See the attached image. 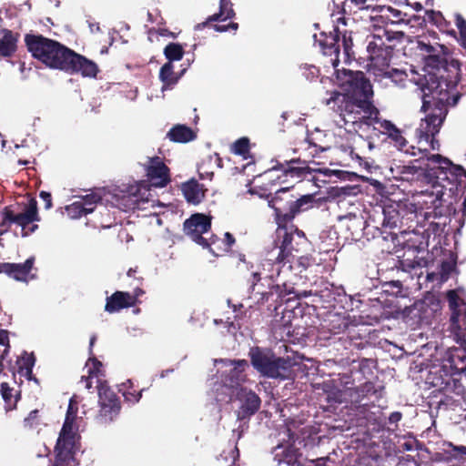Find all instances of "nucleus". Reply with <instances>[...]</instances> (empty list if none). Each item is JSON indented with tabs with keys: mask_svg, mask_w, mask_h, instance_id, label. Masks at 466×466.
Here are the masks:
<instances>
[{
	"mask_svg": "<svg viewBox=\"0 0 466 466\" xmlns=\"http://www.w3.org/2000/svg\"><path fill=\"white\" fill-rule=\"evenodd\" d=\"M335 78L340 91H327L321 102L339 116V127L357 131L363 126H374L380 111L373 103L372 85L365 73L336 69Z\"/></svg>",
	"mask_w": 466,
	"mask_h": 466,
	"instance_id": "1",
	"label": "nucleus"
},
{
	"mask_svg": "<svg viewBox=\"0 0 466 466\" xmlns=\"http://www.w3.org/2000/svg\"><path fill=\"white\" fill-rule=\"evenodd\" d=\"M271 162L274 163L273 166L261 176V178L267 183L263 182L261 186L254 187L250 191L252 194H258L260 198L268 199V207L274 210V220L282 229L288 224L292 223L299 214L313 208L314 195L307 194L299 198L291 192L292 187H285L277 189L274 196L271 197V190L264 186L275 185V181L284 183L289 178L304 179L313 172L322 171L310 167L308 161L299 157L283 161L275 159Z\"/></svg>",
	"mask_w": 466,
	"mask_h": 466,
	"instance_id": "2",
	"label": "nucleus"
},
{
	"mask_svg": "<svg viewBox=\"0 0 466 466\" xmlns=\"http://www.w3.org/2000/svg\"><path fill=\"white\" fill-rule=\"evenodd\" d=\"M417 47L421 52L424 61L425 74L414 80L421 92L422 108H427L432 99H451V104L456 106L461 97V94L456 91L461 80L460 61H448L450 52L444 45H431L419 40Z\"/></svg>",
	"mask_w": 466,
	"mask_h": 466,
	"instance_id": "3",
	"label": "nucleus"
},
{
	"mask_svg": "<svg viewBox=\"0 0 466 466\" xmlns=\"http://www.w3.org/2000/svg\"><path fill=\"white\" fill-rule=\"evenodd\" d=\"M433 387L442 393L437 402V412L459 424L466 420V390L461 381L448 374L434 377Z\"/></svg>",
	"mask_w": 466,
	"mask_h": 466,
	"instance_id": "4",
	"label": "nucleus"
},
{
	"mask_svg": "<svg viewBox=\"0 0 466 466\" xmlns=\"http://www.w3.org/2000/svg\"><path fill=\"white\" fill-rule=\"evenodd\" d=\"M25 44L32 56L46 66L65 70L72 50L60 43L42 35L25 36Z\"/></svg>",
	"mask_w": 466,
	"mask_h": 466,
	"instance_id": "5",
	"label": "nucleus"
},
{
	"mask_svg": "<svg viewBox=\"0 0 466 466\" xmlns=\"http://www.w3.org/2000/svg\"><path fill=\"white\" fill-rule=\"evenodd\" d=\"M277 239L280 241L279 246H276L273 250L268 252V261H272L278 266L277 272L279 274V265L290 263L293 258L292 252H299L307 245L308 239L305 233L293 223L288 224L285 228L280 229L277 227Z\"/></svg>",
	"mask_w": 466,
	"mask_h": 466,
	"instance_id": "6",
	"label": "nucleus"
},
{
	"mask_svg": "<svg viewBox=\"0 0 466 466\" xmlns=\"http://www.w3.org/2000/svg\"><path fill=\"white\" fill-rule=\"evenodd\" d=\"M451 102V99H449V101L432 99L427 108L423 109L421 107V111L425 113L430 111V113L421 120L420 126L417 129L418 147H423L422 144L425 143L431 150L440 149V142L435 137L439 134L446 118L448 106H453Z\"/></svg>",
	"mask_w": 466,
	"mask_h": 466,
	"instance_id": "7",
	"label": "nucleus"
},
{
	"mask_svg": "<svg viewBox=\"0 0 466 466\" xmlns=\"http://www.w3.org/2000/svg\"><path fill=\"white\" fill-rule=\"evenodd\" d=\"M261 279L262 278L258 272H253L248 279V282L250 283L248 290L250 293H255L260 296L257 300V302L260 304H264L268 302L269 299H272L277 306L281 305L283 302H289L292 299H301L313 295L312 290H299L290 284H270L272 277L265 279L268 281V289L264 290L260 288L264 286L263 284H260Z\"/></svg>",
	"mask_w": 466,
	"mask_h": 466,
	"instance_id": "8",
	"label": "nucleus"
},
{
	"mask_svg": "<svg viewBox=\"0 0 466 466\" xmlns=\"http://www.w3.org/2000/svg\"><path fill=\"white\" fill-rule=\"evenodd\" d=\"M376 26L378 28L368 43L367 51L370 66L380 72L388 69L391 62L394 48L390 43L393 40H401L404 33L390 28H380L379 25Z\"/></svg>",
	"mask_w": 466,
	"mask_h": 466,
	"instance_id": "9",
	"label": "nucleus"
},
{
	"mask_svg": "<svg viewBox=\"0 0 466 466\" xmlns=\"http://www.w3.org/2000/svg\"><path fill=\"white\" fill-rule=\"evenodd\" d=\"M346 26L347 19L344 16L339 17L337 19V24L333 26V30L329 32V35L321 33L320 37L316 39L325 56H334V57L330 58V63L334 67H336L339 63V54L340 43L347 57H350L353 54L352 31L348 30Z\"/></svg>",
	"mask_w": 466,
	"mask_h": 466,
	"instance_id": "10",
	"label": "nucleus"
},
{
	"mask_svg": "<svg viewBox=\"0 0 466 466\" xmlns=\"http://www.w3.org/2000/svg\"><path fill=\"white\" fill-rule=\"evenodd\" d=\"M410 152L412 156H420V158H425L426 162L423 165L426 185H430L432 189L431 194L436 195L437 199H441L444 195V189L446 188L445 184H441L442 179L447 178L445 172L451 165V161L440 155V154H430L428 147H417L418 152H415V147H411Z\"/></svg>",
	"mask_w": 466,
	"mask_h": 466,
	"instance_id": "11",
	"label": "nucleus"
},
{
	"mask_svg": "<svg viewBox=\"0 0 466 466\" xmlns=\"http://www.w3.org/2000/svg\"><path fill=\"white\" fill-rule=\"evenodd\" d=\"M77 407L75 397L69 400L65 422L56 445V461L54 466H72L73 450L76 442V429L74 425Z\"/></svg>",
	"mask_w": 466,
	"mask_h": 466,
	"instance_id": "12",
	"label": "nucleus"
},
{
	"mask_svg": "<svg viewBox=\"0 0 466 466\" xmlns=\"http://www.w3.org/2000/svg\"><path fill=\"white\" fill-rule=\"evenodd\" d=\"M116 206L125 211L144 209L145 205L154 203V195L147 181L136 182L132 185H124L119 195H116Z\"/></svg>",
	"mask_w": 466,
	"mask_h": 466,
	"instance_id": "13",
	"label": "nucleus"
},
{
	"mask_svg": "<svg viewBox=\"0 0 466 466\" xmlns=\"http://www.w3.org/2000/svg\"><path fill=\"white\" fill-rule=\"evenodd\" d=\"M450 317V329L456 342L462 348L466 347V302L460 297L456 289L446 293Z\"/></svg>",
	"mask_w": 466,
	"mask_h": 466,
	"instance_id": "14",
	"label": "nucleus"
},
{
	"mask_svg": "<svg viewBox=\"0 0 466 466\" xmlns=\"http://www.w3.org/2000/svg\"><path fill=\"white\" fill-rule=\"evenodd\" d=\"M185 236L198 246L211 232V217L203 213L191 215L183 224Z\"/></svg>",
	"mask_w": 466,
	"mask_h": 466,
	"instance_id": "15",
	"label": "nucleus"
},
{
	"mask_svg": "<svg viewBox=\"0 0 466 466\" xmlns=\"http://www.w3.org/2000/svg\"><path fill=\"white\" fill-rule=\"evenodd\" d=\"M236 399L240 401V406L236 411L238 420H249L258 412L261 406L259 396L251 390L240 387L236 393Z\"/></svg>",
	"mask_w": 466,
	"mask_h": 466,
	"instance_id": "16",
	"label": "nucleus"
},
{
	"mask_svg": "<svg viewBox=\"0 0 466 466\" xmlns=\"http://www.w3.org/2000/svg\"><path fill=\"white\" fill-rule=\"evenodd\" d=\"M5 219L21 227L23 237L28 236L37 228V225L33 224L35 221L39 220L36 202L34 200L30 201L25 209L18 214H14L11 211L7 212Z\"/></svg>",
	"mask_w": 466,
	"mask_h": 466,
	"instance_id": "17",
	"label": "nucleus"
},
{
	"mask_svg": "<svg viewBox=\"0 0 466 466\" xmlns=\"http://www.w3.org/2000/svg\"><path fill=\"white\" fill-rule=\"evenodd\" d=\"M295 365L296 361L292 358L275 355L260 375L269 379L289 380L293 376Z\"/></svg>",
	"mask_w": 466,
	"mask_h": 466,
	"instance_id": "18",
	"label": "nucleus"
},
{
	"mask_svg": "<svg viewBox=\"0 0 466 466\" xmlns=\"http://www.w3.org/2000/svg\"><path fill=\"white\" fill-rule=\"evenodd\" d=\"M218 361L226 366H232L229 371L222 376L223 384L228 388L238 390L242 387V383L247 380L245 370L248 367V360L221 359Z\"/></svg>",
	"mask_w": 466,
	"mask_h": 466,
	"instance_id": "19",
	"label": "nucleus"
},
{
	"mask_svg": "<svg viewBox=\"0 0 466 466\" xmlns=\"http://www.w3.org/2000/svg\"><path fill=\"white\" fill-rule=\"evenodd\" d=\"M144 167L147 180L152 187H163L169 181V170L160 157H149Z\"/></svg>",
	"mask_w": 466,
	"mask_h": 466,
	"instance_id": "20",
	"label": "nucleus"
},
{
	"mask_svg": "<svg viewBox=\"0 0 466 466\" xmlns=\"http://www.w3.org/2000/svg\"><path fill=\"white\" fill-rule=\"evenodd\" d=\"M101 199L102 194L99 189L82 197L79 200L68 205L66 209L71 218H78L82 216L92 213Z\"/></svg>",
	"mask_w": 466,
	"mask_h": 466,
	"instance_id": "21",
	"label": "nucleus"
},
{
	"mask_svg": "<svg viewBox=\"0 0 466 466\" xmlns=\"http://www.w3.org/2000/svg\"><path fill=\"white\" fill-rule=\"evenodd\" d=\"M383 216L381 226L384 228L393 229L401 228L406 223L404 218L409 214L406 206L400 203H391L381 208Z\"/></svg>",
	"mask_w": 466,
	"mask_h": 466,
	"instance_id": "22",
	"label": "nucleus"
},
{
	"mask_svg": "<svg viewBox=\"0 0 466 466\" xmlns=\"http://www.w3.org/2000/svg\"><path fill=\"white\" fill-rule=\"evenodd\" d=\"M67 64L65 71L71 73H80L86 77H95L98 72L97 66L95 62L80 56L72 51L70 57H68Z\"/></svg>",
	"mask_w": 466,
	"mask_h": 466,
	"instance_id": "23",
	"label": "nucleus"
},
{
	"mask_svg": "<svg viewBox=\"0 0 466 466\" xmlns=\"http://www.w3.org/2000/svg\"><path fill=\"white\" fill-rule=\"evenodd\" d=\"M167 62L164 64L159 71V79L162 83L161 91L173 89L175 85V73L173 61L175 60V43H169L164 50Z\"/></svg>",
	"mask_w": 466,
	"mask_h": 466,
	"instance_id": "24",
	"label": "nucleus"
},
{
	"mask_svg": "<svg viewBox=\"0 0 466 466\" xmlns=\"http://www.w3.org/2000/svg\"><path fill=\"white\" fill-rule=\"evenodd\" d=\"M34 258H27L24 263H1L0 272H4L9 277L18 281H27L34 265Z\"/></svg>",
	"mask_w": 466,
	"mask_h": 466,
	"instance_id": "25",
	"label": "nucleus"
},
{
	"mask_svg": "<svg viewBox=\"0 0 466 466\" xmlns=\"http://www.w3.org/2000/svg\"><path fill=\"white\" fill-rule=\"evenodd\" d=\"M180 190L188 204L197 206L200 204L205 197L207 188L196 178H190L180 185Z\"/></svg>",
	"mask_w": 466,
	"mask_h": 466,
	"instance_id": "26",
	"label": "nucleus"
},
{
	"mask_svg": "<svg viewBox=\"0 0 466 466\" xmlns=\"http://www.w3.org/2000/svg\"><path fill=\"white\" fill-rule=\"evenodd\" d=\"M447 178L442 179L441 184L451 186L450 192L463 191L466 189V170L460 165H451L447 170Z\"/></svg>",
	"mask_w": 466,
	"mask_h": 466,
	"instance_id": "27",
	"label": "nucleus"
},
{
	"mask_svg": "<svg viewBox=\"0 0 466 466\" xmlns=\"http://www.w3.org/2000/svg\"><path fill=\"white\" fill-rule=\"evenodd\" d=\"M326 137V134L319 129L308 133L305 139L306 143L308 144L306 150L309 151V154L312 157H319L320 153L330 149V144Z\"/></svg>",
	"mask_w": 466,
	"mask_h": 466,
	"instance_id": "28",
	"label": "nucleus"
},
{
	"mask_svg": "<svg viewBox=\"0 0 466 466\" xmlns=\"http://www.w3.org/2000/svg\"><path fill=\"white\" fill-rule=\"evenodd\" d=\"M276 354L272 350L255 346L250 348L248 357L252 367L260 374Z\"/></svg>",
	"mask_w": 466,
	"mask_h": 466,
	"instance_id": "29",
	"label": "nucleus"
},
{
	"mask_svg": "<svg viewBox=\"0 0 466 466\" xmlns=\"http://www.w3.org/2000/svg\"><path fill=\"white\" fill-rule=\"evenodd\" d=\"M350 390V397L352 404H355L357 409H361V412L368 410L369 404L368 402L362 403V400L371 394H375L377 390L375 389V385L371 381H366L356 388H349Z\"/></svg>",
	"mask_w": 466,
	"mask_h": 466,
	"instance_id": "30",
	"label": "nucleus"
},
{
	"mask_svg": "<svg viewBox=\"0 0 466 466\" xmlns=\"http://www.w3.org/2000/svg\"><path fill=\"white\" fill-rule=\"evenodd\" d=\"M376 124L379 125V128L382 130L383 134L388 135L400 150L409 152L405 148L407 140L402 136L401 131L390 120H380V116H378V121L374 122V125Z\"/></svg>",
	"mask_w": 466,
	"mask_h": 466,
	"instance_id": "31",
	"label": "nucleus"
},
{
	"mask_svg": "<svg viewBox=\"0 0 466 466\" xmlns=\"http://www.w3.org/2000/svg\"><path fill=\"white\" fill-rule=\"evenodd\" d=\"M136 302V297L127 292L116 291L106 299L105 309L107 312H116L124 308L131 307Z\"/></svg>",
	"mask_w": 466,
	"mask_h": 466,
	"instance_id": "32",
	"label": "nucleus"
},
{
	"mask_svg": "<svg viewBox=\"0 0 466 466\" xmlns=\"http://www.w3.org/2000/svg\"><path fill=\"white\" fill-rule=\"evenodd\" d=\"M236 15V13L233 9V4L231 0H220L219 1V12L216 13L207 18L205 22L198 23L195 25L196 30H202L205 28L209 23L217 22V21H225L227 19H231Z\"/></svg>",
	"mask_w": 466,
	"mask_h": 466,
	"instance_id": "33",
	"label": "nucleus"
},
{
	"mask_svg": "<svg viewBox=\"0 0 466 466\" xmlns=\"http://www.w3.org/2000/svg\"><path fill=\"white\" fill-rule=\"evenodd\" d=\"M374 148V144L362 136H359L350 147V155L353 159H357L360 164L367 162L370 158L369 153Z\"/></svg>",
	"mask_w": 466,
	"mask_h": 466,
	"instance_id": "34",
	"label": "nucleus"
},
{
	"mask_svg": "<svg viewBox=\"0 0 466 466\" xmlns=\"http://www.w3.org/2000/svg\"><path fill=\"white\" fill-rule=\"evenodd\" d=\"M400 179L410 184L426 185V177L423 167L402 166L400 171Z\"/></svg>",
	"mask_w": 466,
	"mask_h": 466,
	"instance_id": "35",
	"label": "nucleus"
},
{
	"mask_svg": "<svg viewBox=\"0 0 466 466\" xmlns=\"http://www.w3.org/2000/svg\"><path fill=\"white\" fill-rule=\"evenodd\" d=\"M199 246L207 249L214 257H220L228 253L222 239L211 232L205 237Z\"/></svg>",
	"mask_w": 466,
	"mask_h": 466,
	"instance_id": "36",
	"label": "nucleus"
},
{
	"mask_svg": "<svg viewBox=\"0 0 466 466\" xmlns=\"http://www.w3.org/2000/svg\"><path fill=\"white\" fill-rule=\"evenodd\" d=\"M377 76H380L382 78L390 81L396 86L403 88L406 86V83L408 81V75L406 72L392 68L390 70L384 69L380 71V74H376Z\"/></svg>",
	"mask_w": 466,
	"mask_h": 466,
	"instance_id": "37",
	"label": "nucleus"
},
{
	"mask_svg": "<svg viewBox=\"0 0 466 466\" xmlns=\"http://www.w3.org/2000/svg\"><path fill=\"white\" fill-rule=\"evenodd\" d=\"M16 37L11 31H4V35L0 38V56H11L16 50Z\"/></svg>",
	"mask_w": 466,
	"mask_h": 466,
	"instance_id": "38",
	"label": "nucleus"
},
{
	"mask_svg": "<svg viewBox=\"0 0 466 466\" xmlns=\"http://www.w3.org/2000/svg\"><path fill=\"white\" fill-rule=\"evenodd\" d=\"M102 363L96 358H89L86 361V368L87 369L88 377L82 376L81 381L85 382L86 389L89 390L92 387L91 379L98 377L101 374Z\"/></svg>",
	"mask_w": 466,
	"mask_h": 466,
	"instance_id": "39",
	"label": "nucleus"
},
{
	"mask_svg": "<svg viewBox=\"0 0 466 466\" xmlns=\"http://www.w3.org/2000/svg\"><path fill=\"white\" fill-rule=\"evenodd\" d=\"M198 137V129H193L184 124H177V143H188Z\"/></svg>",
	"mask_w": 466,
	"mask_h": 466,
	"instance_id": "40",
	"label": "nucleus"
},
{
	"mask_svg": "<svg viewBox=\"0 0 466 466\" xmlns=\"http://www.w3.org/2000/svg\"><path fill=\"white\" fill-rule=\"evenodd\" d=\"M100 410L98 420L102 423L112 421L119 413L120 406H109L106 402L99 401Z\"/></svg>",
	"mask_w": 466,
	"mask_h": 466,
	"instance_id": "41",
	"label": "nucleus"
},
{
	"mask_svg": "<svg viewBox=\"0 0 466 466\" xmlns=\"http://www.w3.org/2000/svg\"><path fill=\"white\" fill-rule=\"evenodd\" d=\"M99 401L106 402L109 406H120V402L116 393L105 384L98 385Z\"/></svg>",
	"mask_w": 466,
	"mask_h": 466,
	"instance_id": "42",
	"label": "nucleus"
},
{
	"mask_svg": "<svg viewBox=\"0 0 466 466\" xmlns=\"http://www.w3.org/2000/svg\"><path fill=\"white\" fill-rule=\"evenodd\" d=\"M367 0H344L342 11L344 14H356L358 11L368 9Z\"/></svg>",
	"mask_w": 466,
	"mask_h": 466,
	"instance_id": "43",
	"label": "nucleus"
},
{
	"mask_svg": "<svg viewBox=\"0 0 466 466\" xmlns=\"http://www.w3.org/2000/svg\"><path fill=\"white\" fill-rule=\"evenodd\" d=\"M249 139L248 137H241L236 140L231 146V151L243 157L244 159L248 158L249 154Z\"/></svg>",
	"mask_w": 466,
	"mask_h": 466,
	"instance_id": "44",
	"label": "nucleus"
},
{
	"mask_svg": "<svg viewBox=\"0 0 466 466\" xmlns=\"http://www.w3.org/2000/svg\"><path fill=\"white\" fill-rule=\"evenodd\" d=\"M1 395L5 402V410H12L16 403V398L13 394V389L10 388L7 383L1 384Z\"/></svg>",
	"mask_w": 466,
	"mask_h": 466,
	"instance_id": "45",
	"label": "nucleus"
},
{
	"mask_svg": "<svg viewBox=\"0 0 466 466\" xmlns=\"http://www.w3.org/2000/svg\"><path fill=\"white\" fill-rule=\"evenodd\" d=\"M389 11L393 15V17L396 20H393L389 15H378L373 18L375 21L382 24V25H383L382 28H389L390 25H394L402 20L400 18V15H401L400 11L395 10L393 8H390Z\"/></svg>",
	"mask_w": 466,
	"mask_h": 466,
	"instance_id": "46",
	"label": "nucleus"
},
{
	"mask_svg": "<svg viewBox=\"0 0 466 466\" xmlns=\"http://www.w3.org/2000/svg\"><path fill=\"white\" fill-rule=\"evenodd\" d=\"M23 365L19 367V373L22 376L30 379L32 375V367L35 363L34 356L32 354L25 353L23 357Z\"/></svg>",
	"mask_w": 466,
	"mask_h": 466,
	"instance_id": "47",
	"label": "nucleus"
},
{
	"mask_svg": "<svg viewBox=\"0 0 466 466\" xmlns=\"http://www.w3.org/2000/svg\"><path fill=\"white\" fill-rule=\"evenodd\" d=\"M429 20L434 24L437 27H439L441 30L448 31V25L450 23H448L442 14L441 12H435L431 11V13L428 14Z\"/></svg>",
	"mask_w": 466,
	"mask_h": 466,
	"instance_id": "48",
	"label": "nucleus"
},
{
	"mask_svg": "<svg viewBox=\"0 0 466 466\" xmlns=\"http://www.w3.org/2000/svg\"><path fill=\"white\" fill-rule=\"evenodd\" d=\"M456 268V262L451 260H443L440 265V275L442 281H446L451 272Z\"/></svg>",
	"mask_w": 466,
	"mask_h": 466,
	"instance_id": "49",
	"label": "nucleus"
},
{
	"mask_svg": "<svg viewBox=\"0 0 466 466\" xmlns=\"http://www.w3.org/2000/svg\"><path fill=\"white\" fill-rule=\"evenodd\" d=\"M455 24L459 29L461 45L466 49V20L461 14L455 15Z\"/></svg>",
	"mask_w": 466,
	"mask_h": 466,
	"instance_id": "50",
	"label": "nucleus"
},
{
	"mask_svg": "<svg viewBox=\"0 0 466 466\" xmlns=\"http://www.w3.org/2000/svg\"><path fill=\"white\" fill-rule=\"evenodd\" d=\"M455 358L456 357L454 355H451L449 359V361L451 363L450 364L451 368L455 370L458 372H461L464 370H466V354H463L461 356H460V355L457 356V358L459 359V360L461 363V366H458V363L456 362Z\"/></svg>",
	"mask_w": 466,
	"mask_h": 466,
	"instance_id": "51",
	"label": "nucleus"
},
{
	"mask_svg": "<svg viewBox=\"0 0 466 466\" xmlns=\"http://www.w3.org/2000/svg\"><path fill=\"white\" fill-rule=\"evenodd\" d=\"M373 362L370 360L363 359L359 363V371L366 376V374H372L371 364Z\"/></svg>",
	"mask_w": 466,
	"mask_h": 466,
	"instance_id": "52",
	"label": "nucleus"
},
{
	"mask_svg": "<svg viewBox=\"0 0 466 466\" xmlns=\"http://www.w3.org/2000/svg\"><path fill=\"white\" fill-rule=\"evenodd\" d=\"M450 446L451 447V455L455 458V459H463L464 456H466V447L465 446H462V445H460V446H455L453 444H450Z\"/></svg>",
	"mask_w": 466,
	"mask_h": 466,
	"instance_id": "53",
	"label": "nucleus"
},
{
	"mask_svg": "<svg viewBox=\"0 0 466 466\" xmlns=\"http://www.w3.org/2000/svg\"><path fill=\"white\" fill-rule=\"evenodd\" d=\"M222 242L226 246L225 248L227 251L229 252L231 250L232 246L235 244L236 239L231 233L226 232L224 235V238L222 239Z\"/></svg>",
	"mask_w": 466,
	"mask_h": 466,
	"instance_id": "54",
	"label": "nucleus"
},
{
	"mask_svg": "<svg viewBox=\"0 0 466 466\" xmlns=\"http://www.w3.org/2000/svg\"><path fill=\"white\" fill-rule=\"evenodd\" d=\"M124 397L125 399L131 402V403H136L137 402L140 398H141V391L137 392V393H135V392H131V391H127V392H125L124 393Z\"/></svg>",
	"mask_w": 466,
	"mask_h": 466,
	"instance_id": "55",
	"label": "nucleus"
},
{
	"mask_svg": "<svg viewBox=\"0 0 466 466\" xmlns=\"http://www.w3.org/2000/svg\"><path fill=\"white\" fill-rule=\"evenodd\" d=\"M339 384L340 385H343L344 387L346 388H350L349 385H351L353 384V380H351V373L350 374H339Z\"/></svg>",
	"mask_w": 466,
	"mask_h": 466,
	"instance_id": "56",
	"label": "nucleus"
},
{
	"mask_svg": "<svg viewBox=\"0 0 466 466\" xmlns=\"http://www.w3.org/2000/svg\"><path fill=\"white\" fill-rule=\"evenodd\" d=\"M40 198L45 201V208L49 209L52 207L51 195L48 192L42 191L40 193Z\"/></svg>",
	"mask_w": 466,
	"mask_h": 466,
	"instance_id": "57",
	"label": "nucleus"
},
{
	"mask_svg": "<svg viewBox=\"0 0 466 466\" xmlns=\"http://www.w3.org/2000/svg\"><path fill=\"white\" fill-rule=\"evenodd\" d=\"M402 419V413L400 411H393L389 416V422L390 424H396Z\"/></svg>",
	"mask_w": 466,
	"mask_h": 466,
	"instance_id": "58",
	"label": "nucleus"
},
{
	"mask_svg": "<svg viewBox=\"0 0 466 466\" xmlns=\"http://www.w3.org/2000/svg\"><path fill=\"white\" fill-rule=\"evenodd\" d=\"M0 345H8V335L7 331L1 329L0 330Z\"/></svg>",
	"mask_w": 466,
	"mask_h": 466,
	"instance_id": "59",
	"label": "nucleus"
},
{
	"mask_svg": "<svg viewBox=\"0 0 466 466\" xmlns=\"http://www.w3.org/2000/svg\"><path fill=\"white\" fill-rule=\"evenodd\" d=\"M298 261L299 266H301L304 269L307 268L310 264L309 258L303 256L299 257Z\"/></svg>",
	"mask_w": 466,
	"mask_h": 466,
	"instance_id": "60",
	"label": "nucleus"
},
{
	"mask_svg": "<svg viewBox=\"0 0 466 466\" xmlns=\"http://www.w3.org/2000/svg\"><path fill=\"white\" fill-rule=\"evenodd\" d=\"M184 50L183 46L179 44H177V62L180 61L183 58Z\"/></svg>",
	"mask_w": 466,
	"mask_h": 466,
	"instance_id": "61",
	"label": "nucleus"
},
{
	"mask_svg": "<svg viewBox=\"0 0 466 466\" xmlns=\"http://www.w3.org/2000/svg\"><path fill=\"white\" fill-rule=\"evenodd\" d=\"M214 28L216 31L218 32H226L228 30V25H214Z\"/></svg>",
	"mask_w": 466,
	"mask_h": 466,
	"instance_id": "62",
	"label": "nucleus"
},
{
	"mask_svg": "<svg viewBox=\"0 0 466 466\" xmlns=\"http://www.w3.org/2000/svg\"><path fill=\"white\" fill-rule=\"evenodd\" d=\"M167 136L171 141H175V127L169 129Z\"/></svg>",
	"mask_w": 466,
	"mask_h": 466,
	"instance_id": "63",
	"label": "nucleus"
},
{
	"mask_svg": "<svg viewBox=\"0 0 466 466\" xmlns=\"http://www.w3.org/2000/svg\"><path fill=\"white\" fill-rule=\"evenodd\" d=\"M462 216L466 218V197L464 198V200L462 202Z\"/></svg>",
	"mask_w": 466,
	"mask_h": 466,
	"instance_id": "64",
	"label": "nucleus"
}]
</instances>
